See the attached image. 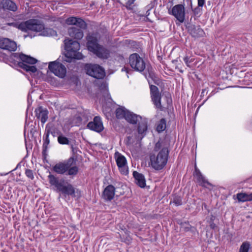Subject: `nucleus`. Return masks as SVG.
<instances>
[{
  "label": "nucleus",
  "instance_id": "nucleus-27",
  "mask_svg": "<svg viewBox=\"0 0 252 252\" xmlns=\"http://www.w3.org/2000/svg\"><path fill=\"white\" fill-rule=\"evenodd\" d=\"M79 171L78 167L76 166V162L74 164L71 166H70L67 170L66 172V175L69 176H75L77 174Z\"/></svg>",
  "mask_w": 252,
  "mask_h": 252
},
{
  "label": "nucleus",
  "instance_id": "nucleus-32",
  "mask_svg": "<svg viewBox=\"0 0 252 252\" xmlns=\"http://www.w3.org/2000/svg\"><path fill=\"white\" fill-rule=\"evenodd\" d=\"M171 203L175 204L176 206H180L183 204L182 199L181 196L176 195L173 197V199Z\"/></svg>",
  "mask_w": 252,
  "mask_h": 252
},
{
  "label": "nucleus",
  "instance_id": "nucleus-16",
  "mask_svg": "<svg viewBox=\"0 0 252 252\" xmlns=\"http://www.w3.org/2000/svg\"><path fill=\"white\" fill-rule=\"evenodd\" d=\"M186 28L189 33L193 37H201L204 34V31L199 26L188 23L186 25Z\"/></svg>",
  "mask_w": 252,
  "mask_h": 252
},
{
  "label": "nucleus",
  "instance_id": "nucleus-7",
  "mask_svg": "<svg viewBox=\"0 0 252 252\" xmlns=\"http://www.w3.org/2000/svg\"><path fill=\"white\" fill-rule=\"evenodd\" d=\"M14 57L19 59L21 61L18 62V65L22 69L27 72H31L32 73H35L37 71V68L35 66L27 64H34L36 63L37 62L36 59L23 53H18L14 54Z\"/></svg>",
  "mask_w": 252,
  "mask_h": 252
},
{
  "label": "nucleus",
  "instance_id": "nucleus-24",
  "mask_svg": "<svg viewBox=\"0 0 252 252\" xmlns=\"http://www.w3.org/2000/svg\"><path fill=\"white\" fill-rule=\"evenodd\" d=\"M129 110L125 107L120 106L116 110V116L119 119H126Z\"/></svg>",
  "mask_w": 252,
  "mask_h": 252
},
{
  "label": "nucleus",
  "instance_id": "nucleus-29",
  "mask_svg": "<svg viewBox=\"0 0 252 252\" xmlns=\"http://www.w3.org/2000/svg\"><path fill=\"white\" fill-rule=\"evenodd\" d=\"M166 127V121L164 118H162L159 121L157 126V130L158 132L163 131Z\"/></svg>",
  "mask_w": 252,
  "mask_h": 252
},
{
  "label": "nucleus",
  "instance_id": "nucleus-4",
  "mask_svg": "<svg viewBox=\"0 0 252 252\" xmlns=\"http://www.w3.org/2000/svg\"><path fill=\"white\" fill-rule=\"evenodd\" d=\"M48 179L51 186H54L58 191L61 192L64 195L75 197L76 189L71 184L65 182L64 179L60 180L58 177L51 174L48 176Z\"/></svg>",
  "mask_w": 252,
  "mask_h": 252
},
{
  "label": "nucleus",
  "instance_id": "nucleus-46",
  "mask_svg": "<svg viewBox=\"0 0 252 252\" xmlns=\"http://www.w3.org/2000/svg\"><path fill=\"white\" fill-rule=\"evenodd\" d=\"M250 201H252V193L249 194Z\"/></svg>",
  "mask_w": 252,
  "mask_h": 252
},
{
  "label": "nucleus",
  "instance_id": "nucleus-5",
  "mask_svg": "<svg viewBox=\"0 0 252 252\" xmlns=\"http://www.w3.org/2000/svg\"><path fill=\"white\" fill-rule=\"evenodd\" d=\"M65 50L66 51L65 57L67 58L65 61L70 62L72 59H81L82 55L78 52L80 49V44L77 41L72 39L64 40Z\"/></svg>",
  "mask_w": 252,
  "mask_h": 252
},
{
  "label": "nucleus",
  "instance_id": "nucleus-6",
  "mask_svg": "<svg viewBox=\"0 0 252 252\" xmlns=\"http://www.w3.org/2000/svg\"><path fill=\"white\" fill-rule=\"evenodd\" d=\"M53 137H58L61 134V131L53 123H48L45 126L44 135L43 137V144L42 146V156L46 158L47 156V152L48 146L50 143L49 135Z\"/></svg>",
  "mask_w": 252,
  "mask_h": 252
},
{
  "label": "nucleus",
  "instance_id": "nucleus-18",
  "mask_svg": "<svg viewBox=\"0 0 252 252\" xmlns=\"http://www.w3.org/2000/svg\"><path fill=\"white\" fill-rule=\"evenodd\" d=\"M35 116L37 119L40 120L42 125L44 124L48 118V111L42 106H39L35 110Z\"/></svg>",
  "mask_w": 252,
  "mask_h": 252
},
{
  "label": "nucleus",
  "instance_id": "nucleus-20",
  "mask_svg": "<svg viewBox=\"0 0 252 252\" xmlns=\"http://www.w3.org/2000/svg\"><path fill=\"white\" fill-rule=\"evenodd\" d=\"M133 176L135 179V183L140 188H143L146 186V180L144 176L138 172H133Z\"/></svg>",
  "mask_w": 252,
  "mask_h": 252
},
{
  "label": "nucleus",
  "instance_id": "nucleus-34",
  "mask_svg": "<svg viewBox=\"0 0 252 252\" xmlns=\"http://www.w3.org/2000/svg\"><path fill=\"white\" fill-rule=\"evenodd\" d=\"M136 0H128L126 3V7L128 10H133L135 7L134 2Z\"/></svg>",
  "mask_w": 252,
  "mask_h": 252
},
{
  "label": "nucleus",
  "instance_id": "nucleus-2",
  "mask_svg": "<svg viewBox=\"0 0 252 252\" xmlns=\"http://www.w3.org/2000/svg\"><path fill=\"white\" fill-rule=\"evenodd\" d=\"M14 27L24 32L29 31L33 32H42L41 34L44 36H51L56 34V32L52 29L45 28L44 24L39 20L30 19L24 22L11 24Z\"/></svg>",
  "mask_w": 252,
  "mask_h": 252
},
{
  "label": "nucleus",
  "instance_id": "nucleus-21",
  "mask_svg": "<svg viewBox=\"0 0 252 252\" xmlns=\"http://www.w3.org/2000/svg\"><path fill=\"white\" fill-rule=\"evenodd\" d=\"M68 32L70 36L77 39H81L84 35L82 31L76 27H71L69 28Z\"/></svg>",
  "mask_w": 252,
  "mask_h": 252
},
{
  "label": "nucleus",
  "instance_id": "nucleus-11",
  "mask_svg": "<svg viewBox=\"0 0 252 252\" xmlns=\"http://www.w3.org/2000/svg\"><path fill=\"white\" fill-rule=\"evenodd\" d=\"M48 68L51 72L61 78H64L66 75V67L58 61L50 62Z\"/></svg>",
  "mask_w": 252,
  "mask_h": 252
},
{
  "label": "nucleus",
  "instance_id": "nucleus-39",
  "mask_svg": "<svg viewBox=\"0 0 252 252\" xmlns=\"http://www.w3.org/2000/svg\"><path fill=\"white\" fill-rule=\"evenodd\" d=\"M232 237V235L229 233H226L224 236V238H226L228 242H230L231 241Z\"/></svg>",
  "mask_w": 252,
  "mask_h": 252
},
{
  "label": "nucleus",
  "instance_id": "nucleus-43",
  "mask_svg": "<svg viewBox=\"0 0 252 252\" xmlns=\"http://www.w3.org/2000/svg\"><path fill=\"white\" fill-rule=\"evenodd\" d=\"M210 227L212 229H215L217 226L216 224L213 222V221H210Z\"/></svg>",
  "mask_w": 252,
  "mask_h": 252
},
{
  "label": "nucleus",
  "instance_id": "nucleus-1",
  "mask_svg": "<svg viewBox=\"0 0 252 252\" xmlns=\"http://www.w3.org/2000/svg\"><path fill=\"white\" fill-rule=\"evenodd\" d=\"M155 152L159 151L157 155L151 154L150 160L151 166L157 170H160L166 165L168 156V148L165 146L163 141H158L154 148Z\"/></svg>",
  "mask_w": 252,
  "mask_h": 252
},
{
  "label": "nucleus",
  "instance_id": "nucleus-3",
  "mask_svg": "<svg viewBox=\"0 0 252 252\" xmlns=\"http://www.w3.org/2000/svg\"><path fill=\"white\" fill-rule=\"evenodd\" d=\"M99 35L97 33H90L87 36V47L88 50L97 57L102 59L109 58L110 51L109 50L98 44Z\"/></svg>",
  "mask_w": 252,
  "mask_h": 252
},
{
  "label": "nucleus",
  "instance_id": "nucleus-48",
  "mask_svg": "<svg viewBox=\"0 0 252 252\" xmlns=\"http://www.w3.org/2000/svg\"><path fill=\"white\" fill-rule=\"evenodd\" d=\"M179 71H180L181 73H183V70H182V69L179 70Z\"/></svg>",
  "mask_w": 252,
  "mask_h": 252
},
{
  "label": "nucleus",
  "instance_id": "nucleus-37",
  "mask_svg": "<svg viewBox=\"0 0 252 252\" xmlns=\"http://www.w3.org/2000/svg\"><path fill=\"white\" fill-rule=\"evenodd\" d=\"M26 176L31 179H33L34 178L32 171L31 169H26L25 171Z\"/></svg>",
  "mask_w": 252,
  "mask_h": 252
},
{
  "label": "nucleus",
  "instance_id": "nucleus-44",
  "mask_svg": "<svg viewBox=\"0 0 252 252\" xmlns=\"http://www.w3.org/2000/svg\"><path fill=\"white\" fill-rule=\"evenodd\" d=\"M198 173H201L200 171L198 169L196 168V167H195V172H194V175L198 174Z\"/></svg>",
  "mask_w": 252,
  "mask_h": 252
},
{
  "label": "nucleus",
  "instance_id": "nucleus-25",
  "mask_svg": "<svg viewBox=\"0 0 252 252\" xmlns=\"http://www.w3.org/2000/svg\"><path fill=\"white\" fill-rule=\"evenodd\" d=\"M3 7L4 9L15 11L17 10V6L16 4L11 0H6L3 4Z\"/></svg>",
  "mask_w": 252,
  "mask_h": 252
},
{
  "label": "nucleus",
  "instance_id": "nucleus-35",
  "mask_svg": "<svg viewBox=\"0 0 252 252\" xmlns=\"http://www.w3.org/2000/svg\"><path fill=\"white\" fill-rule=\"evenodd\" d=\"M183 60L187 66L189 67H191L190 63L194 61V59L189 57L188 56L185 57Z\"/></svg>",
  "mask_w": 252,
  "mask_h": 252
},
{
  "label": "nucleus",
  "instance_id": "nucleus-30",
  "mask_svg": "<svg viewBox=\"0 0 252 252\" xmlns=\"http://www.w3.org/2000/svg\"><path fill=\"white\" fill-rule=\"evenodd\" d=\"M58 141L60 144L62 145L70 144L69 139L67 137L63 136L62 133L58 137Z\"/></svg>",
  "mask_w": 252,
  "mask_h": 252
},
{
  "label": "nucleus",
  "instance_id": "nucleus-10",
  "mask_svg": "<svg viewBox=\"0 0 252 252\" xmlns=\"http://www.w3.org/2000/svg\"><path fill=\"white\" fill-rule=\"evenodd\" d=\"M75 159L74 157H71L68 159L63 162H59L56 163L53 167L52 171L55 173L61 175H66L67 169L74 164Z\"/></svg>",
  "mask_w": 252,
  "mask_h": 252
},
{
  "label": "nucleus",
  "instance_id": "nucleus-45",
  "mask_svg": "<svg viewBox=\"0 0 252 252\" xmlns=\"http://www.w3.org/2000/svg\"><path fill=\"white\" fill-rule=\"evenodd\" d=\"M119 227L123 230L124 231H127V229L124 226H123L122 227H121V224H120L119 225Z\"/></svg>",
  "mask_w": 252,
  "mask_h": 252
},
{
  "label": "nucleus",
  "instance_id": "nucleus-26",
  "mask_svg": "<svg viewBox=\"0 0 252 252\" xmlns=\"http://www.w3.org/2000/svg\"><path fill=\"white\" fill-rule=\"evenodd\" d=\"M197 180V182L199 183V184L202 186L205 187V184H207L208 185H210V183H209L207 180H205L204 177L202 175L201 173H198V174L194 175Z\"/></svg>",
  "mask_w": 252,
  "mask_h": 252
},
{
  "label": "nucleus",
  "instance_id": "nucleus-17",
  "mask_svg": "<svg viewBox=\"0 0 252 252\" xmlns=\"http://www.w3.org/2000/svg\"><path fill=\"white\" fill-rule=\"evenodd\" d=\"M0 48L9 51H15L17 49L16 43L8 38L0 39Z\"/></svg>",
  "mask_w": 252,
  "mask_h": 252
},
{
  "label": "nucleus",
  "instance_id": "nucleus-49",
  "mask_svg": "<svg viewBox=\"0 0 252 252\" xmlns=\"http://www.w3.org/2000/svg\"><path fill=\"white\" fill-rule=\"evenodd\" d=\"M183 224V222H182V221H181L180 224H181V225H182Z\"/></svg>",
  "mask_w": 252,
  "mask_h": 252
},
{
  "label": "nucleus",
  "instance_id": "nucleus-14",
  "mask_svg": "<svg viewBox=\"0 0 252 252\" xmlns=\"http://www.w3.org/2000/svg\"><path fill=\"white\" fill-rule=\"evenodd\" d=\"M150 94L152 100L158 109H161V94L159 92L158 88L155 85H151L150 86Z\"/></svg>",
  "mask_w": 252,
  "mask_h": 252
},
{
  "label": "nucleus",
  "instance_id": "nucleus-38",
  "mask_svg": "<svg viewBox=\"0 0 252 252\" xmlns=\"http://www.w3.org/2000/svg\"><path fill=\"white\" fill-rule=\"evenodd\" d=\"M70 145L71 151H72L73 154L74 155L77 154V151H78L77 147L74 146V145L72 144H70Z\"/></svg>",
  "mask_w": 252,
  "mask_h": 252
},
{
  "label": "nucleus",
  "instance_id": "nucleus-31",
  "mask_svg": "<svg viewBox=\"0 0 252 252\" xmlns=\"http://www.w3.org/2000/svg\"><path fill=\"white\" fill-rule=\"evenodd\" d=\"M77 20V22H76V26L83 30L87 29V24L82 19L78 18Z\"/></svg>",
  "mask_w": 252,
  "mask_h": 252
},
{
  "label": "nucleus",
  "instance_id": "nucleus-9",
  "mask_svg": "<svg viewBox=\"0 0 252 252\" xmlns=\"http://www.w3.org/2000/svg\"><path fill=\"white\" fill-rule=\"evenodd\" d=\"M85 69L88 75L97 79L103 78L105 75L104 69L98 64H87Z\"/></svg>",
  "mask_w": 252,
  "mask_h": 252
},
{
  "label": "nucleus",
  "instance_id": "nucleus-13",
  "mask_svg": "<svg viewBox=\"0 0 252 252\" xmlns=\"http://www.w3.org/2000/svg\"><path fill=\"white\" fill-rule=\"evenodd\" d=\"M115 157L117 165L121 173L123 175L127 174L128 170L126 158L118 152L115 154Z\"/></svg>",
  "mask_w": 252,
  "mask_h": 252
},
{
  "label": "nucleus",
  "instance_id": "nucleus-22",
  "mask_svg": "<svg viewBox=\"0 0 252 252\" xmlns=\"http://www.w3.org/2000/svg\"><path fill=\"white\" fill-rule=\"evenodd\" d=\"M141 117L140 115H136L129 111L127 113L125 120L130 124H137L139 121H140Z\"/></svg>",
  "mask_w": 252,
  "mask_h": 252
},
{
  "label": "nucleus",
  "instance_id": "nucleus-8",
  "mask_svg": "<svg viewBox=\"0 0 252 252\" xmlns=\"http://www.w3.org/2000/svg\"><path fill=\"white\" fill-rule=\"evenodd\" d=\"M129 63L132 69L139 72L144 71L146 66L143 58L137 53H133L129 56Z\"/></svg>",
  "mask_w": 252,
  "mask_h": 252
},
{
  "label": "nucleus",
  "instance_id": "nucleus-28",
  "mask_svg": "<svg viewBox=\"0 0 252 252\" xmlns=\"http://www.w3.org/2000/svg\"><path fill=\"white\" fill-rule=\"evenodd\" d=\"M236 195L239 202L250 201L249 193L241 192L237 193Z\"/></svg>",
  "mask_w": 252,
  "mask_h": 252
},
{
  "label": "nucleus",
  "instance_id": "nucleus-15",
  "mask_svg": "<svg viewBox=\"0 0 252 252\" xmlns=\"http://www.w3.org/2000/svg\"><path fill=\"white\" fill-rule=\"evenodd\" d=\"M87 127L92 130L97 132H100L103 130V126L101 118L99 116H95L92 122H90Z\"/></svg>",
  "mask_w": 252,
  "mask_h": 252
},
{
  "label": "nucleus",
  "instance_id": "nucleus-23",
  "mask_svg": "<svg viewBox=\"0 0 252 252\" xmlns=\"http://www.w3.org/2000/svg\"><path fill=\"white\" fill-rule=\"evenodd\" d=\"M147 123V120L146 118H143L141 117L140 121H139L137 123V130L139 134H142L147 131L148 127Z\"/></svg>",
  "mask_w": 252,
  "mask_h": 252
},
{
  "label": "nucleus",
  "instance_id": "nucleus-33",
  "mask_svg": "<svg viewBox=\"0 0 252 252\" xmlns=\"http://www.w3.org/2000/svg\"><path fill=\"white\" fill-rule=\"evenodd\" d=\"M250 247V244L248 242H244L240 246L239 252H248Z\"/></svg>",
  "mask_w": 252,
  "mask_h": 252
},
{
  "label": "nucleus",
  "instance_id": "nucleus-36",
  "mask_svg": "<svg viewBox=\"0 0 252 252\" xmlns=\"http://www.w3.org/2000/svg\"><path fill=\"white\" fill-rule=\"evenodd\" d=\"M77 17H71L66 19V23L68 25H75L76 24V22H77Z\"/></svg>",
  "mask_w": 252,
  "mask_h": 252
},
{
  "label": "nucleus",
  "instance_id": "nucleus-47",
  "mask_svg": "<svg viewBox=\"0 0 252 252\" xmlns=\"http://www.w3.org/2000/svg\"><path fill=\"white\" fill-rule=\"evenodd\" d=\"M206 91V89L203 90L201 93V94H204L205 92Z\"/></svg>",
  "mask_w": 252,
  "mask_h": 252
},
{
  "label": "nucleus",
  "instance_id": "nucleus-41",
  "mask_svg": "<svg viewBox=\"0 0 252 252\" xmlns=\"http://www.w3.org/2000/svg\"><path fill=\"white\" fill-rule=\"evenodd\" d=\"M148 70L149 72V76L151 78H153L154 76V73L153 71V68L152 67H148Z\"/></svg>",
  "mask_w": 252,
  "mask_h": 252
},
{
  "label": "nucleus",
  "instance_id": "nucleus-40",
  "mask_svg": "<svg viewBox=\"0 0 252 252\" xmlns=\"http://www.w3.org/2000/svg\"><path fill=\"white\" fill-rule=\"evenodd\" d=\"M153 5L151 4V5H148L147 6L146 8H147V11H146V16L147 17L150 14V10L153 8Z\"/></svg>",
  "mask_w": 252,
  "mask_h": 252
},
{
  "label": "nucleus",
  "instance_id": "nucleus-19",
  "mask_svg": "<svg viewBox=\"0 0 252 252\" xmlns=\"http://www.w3.org/2000/svg\"><path fill=\"white\" fill-rule=\"evenodd\" d=\"M115 193V188L111 185L107 186L102 192V197L106 201H110L114 198Z\"/></svg>",
  "mask_w": 252,
  "mask_h": 252
},
{
  "label": "nucleus",
  "instance_id": "nucleus-42",
  "mask_svg": "<svg viewBox=\"0 0 252 252\" xmlns=\"http://www.w3.org/2000/svg\"><path fill=\"white\" fill-rule=\"evenodd\" d=\"M205 3V0H198V5L199 7H202Z\"/></svg>",
  "mask_w": 252,
  "mask_h": 252
},
{
  "label": "nucleus",
  "instance_id": "nucleus-12",
  "mask_svg": "<svg viewBox=\"0 0 252 252\" xmlns=\"http://www.w3.org/2000/svg\"><path fill=\"white\" fill-rule=\"evenodd\" d=\"M168 13L173 15L180 23L184 22L186 13L184 5L181 4L175 5L171 10H168Z\"/></svg>",
  "mask_w": 252,
  "mask_h": 252
}]
</instances>
